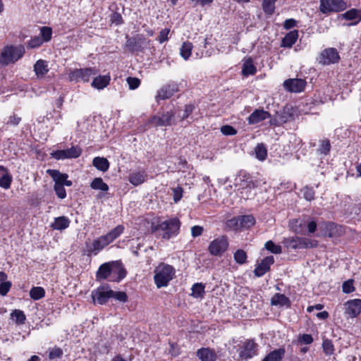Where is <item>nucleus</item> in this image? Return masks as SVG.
<instances>
[{"label": "nucleus", "mask_w": 361, "mask_h": 361, "mask_svg": "<svg viewBox=\"0 0 361 361\" xmlns=\"http://www.w3.org/2000/svg\"><path fill=\"white\" fill-rule=\"evenodd\" d=\"M174 276V268L169 264L161 263L154 269V283L158 288L167 286Z\"/></svg>", "instance_id": "f257e3e1"}, {"label": "nucleus", "mask_w": 361, "mask_h": 361, "mask_svg": "<svg viewBox=\"0 0 361 361\" xmlns=\"http://www.w3.org/2000/svg\"><path fill=\"white\" fill-rule=\"evenodd\" d=\"M25 52V47L21 44L18 46H6L1 51L0 63L3 66L14 63L23 57Z\"/></svg>", "instance_id": "f03ea898"}, {"label": "nucleus", "mask_w": 361, "mask_h": 361, "mask_svg": "<svg viewBox=\"0 0 361 361\" xmlns=\"http://www.w3.org/2000/svg\"><path fill=\"white\" fill-rule=\"evenodd\" d=\"M283 243L286 248L294 250L313 248L318 245V242L314 239L298 236L285 238Z\"/></svg>", "instance_id": "7ed1b4c3"}, {"label": "nucleus", "mask_w": 361, "mask_h": 361, "mask_svg": "<svg viewBox=\"0 0 361 361\" xmlns=\"http://www.w3.org/2000/svg\"><path fill=\"white\" fill-rule=\"evenodd\" d=\"M180 226V222L179 219L177 218H172L161 222L157 226L155 229H160L164 231L163 238L168 240L178 233Z\"/></svg>", "instance_id": "20e7f679"}, {"label": "nucleus", "mask_w": 361, "mask_h": 361, "mask_svg": "<svg viewBox=\"0 0 361 361\" xmlns=\"http://www.w3.org/2000/svg\"><path fill=\"white\" fill-rule=\"evenodd\" d=\"M125 47L130 52L142 51L149 46L150 40L142 35H137L133 37H126Z\"/></svg>", "instance_id": "39448f33"}, {"label": "nucleus", "mask_w": 361, "mask_h": 361, "mask_svg": "<svg viewBox=\"0 0 361 361\" xmlns=\"http://www.w3.org/2000/svg\"><path fill=\"white\" fill-rule=\"evenodd\" d=\"M175 114L173 111L162 113L161 115H154L148 120V124L152 127L170 126L175 124Z\"/></svg>", "instance_id": "423d86ee"}, {"label": "nucleus", "mask_w": 361, "mask_h": 361, "mask_svg": "<svg viewBox=\"0 0 361 361\" xmlns=\"http://www.w3.org/2000/svg\"><path fill=\"white\" fill-rule=\"evenodd\" d=\"M347 8V4L343 0H320L319 10L322 13L340 12Z\"/></svg>", "instance_id": "0eeeda50"}, {"label": "nucleus", "mask_w": 361, "mask_h": 361, "mask_svg": "<svg viewBox=\"0 0 361 361\" xmlns=\"http://www.w3.org/2000/svg\"><path fill=\"white\" fill-rule=\"evenodd\" d=\"M228 241L226 235H221L213 240L209 245L208 251L214 256L221 255L228 248Z\"/></svg>", "instance_id": "6e6552de"}, {"label": "nucleus", "mask_w": 361, "mask_h": 361, "mask_svg": "<svg viewBox=\"0 0 361 361\" xmlns=\"http://www.w3.org/2000/svg\"><path fill=\"white\" fill-rule=\"evenodd\" d=\"M97 71L95 68H77L70 71L68 79L70 81L78 82L82 80L84 82H88L92 75H96Z\"/></svg>", "instance_id": "1a4fd4ad"}, {"label": "nucleus", "mask_w": 361, "mask_h": 361, "mask_svg": "<svg viewBox=\"0 0 361 361\" xmlns=\"http://www.w3.org/2000/svg\"><path fill=\"white\" fill-rule=\"evenodd\" d=\"M112 290L109 286H102L92 292L91 296L94 304L104 305L111 298Z\"/></svg>", "instance_id": "9d476101"}, {"label": "nucleus", "mask_w": 361, "mask_h": 361, "mask_svg": "<svg viewBox=\"0 0 361 361\" xmlns=\"http://www.w3.org/2000/svg\"><path fill=\"white\" fill-rule=\"evenodd\" d=\"M82 154V149L76 145L72 146L66 149L56 150L51 153L52 157L56 159H75L79 157Z\"/></svg>", "instance_id": "9b49d317"}, {"label": "nucleus", "mask_w": 361, "mask_h": 361, "mask_svg": "<svg viewBox=\"0 0 361 361\" xmlns=\"http://www.w3.org/2000/svg\"><path fill=\"white\" fill-rule=\"evenodd\" d=\"M340 60L338 52L335 48H327L322 51L319 56V61L323 65L338 63Z\"/></svg>", "instance_id": "f8f14e48"}, {"label": "nucleus", "mask_w": 361, "mask_h": 361, "mask_svg": "<svg viewBox=\"0 0 361 361\" xmlns=\"http://www.w3.org/2000/svg\"><path fill=\"white\" fill-rule=\"evenodd\" d=\"M109 244H110V242L104 235L94 240L92 243H87L86 248L90 254L97 255Z\"/></svg>", "instance_id": "ddd939ff"}, {"label": "nucleus", "mask_w": 361, "mask_h": 361, "mask_svg": "<svg viewBox=\"0 0 361 361\" xmlns=\"http://www.w3.org/2000/svg\"><path fill=\"white\" fill-rule=\"evenodd\" d=\"M111 281H120L126 276L127 271L119 261L111 262Z\"/></svg>", "instance_id": "4468645a"}, {"label": "nucleus", "mask_w": 361, "mask_h": 361, "mask_svg": "<svg viewBox=\"0 0 361 361\" xmlns=\"http://www.w3.org/2000/svg\"><path fill=\"white\" fill-rule=\"evenodd\" d=\"M345 313L349 317H356L361 312V300L353 299L347 301L345 304Z\"/></svg>", "instance_id": "2eb2a0df"}, {"label": "nucleus", "mask_w": 361, "mask_h": 361, "mask_svg": "<svg viewBox=\"0 0 361 361\" xmlns=\"http://www.w3.org/2000/svg\"><path fill=\"white\" fill-rule=\"evenodd\" d=\"M47 173L52 178L55 182L54 185H62L70 187L73 183L71 180H68V174L62 173L58 170L48 169Z\"/></svg>", "instance_id": "dca6fc26"}, {"label": "nucleus", "mask_w": 361, "mask_h": 361, "mask_svg": "<svg viewBox=\"0 0 361 361\" xmlns=\"http://www.w3.org/2000/svg\"><path fill=\"white\" fill-rule=\"evenodd\" d=\"M306 85L305 80L302 79L294 78L288 79L284 81L283 86L289 92H300Z\"/></svg>", "instance_id": "f3484780"}, {"label": "nucleus", "mask_w": 361, "mask_h": 361, "mask_svg": "<svg viewBox=\"0 0 361 361\" xmlns=\"http://www.w3.org/2000/svg\"><path fill=\"white\" fill-rule=\"evenodd\" d=\"M274 259L272 256H268L264 258L254 270V274L257 277L264 275L270 269V266L274 264Z\"/></svg>", "instance_id": "a211bd4d"}, {"label": "nucleus", "mask_w": 361, "mask_h": 361, "mask_svg": "<svg viewBox=\"0 0 361 361\" xmlns=\"http://www.w3.org/2000/svg\"><path fill=\"white\" fill-rule=\"evenodd\" d=\"M257 344L252 340L247 341L240 352V357L243 360H247L257 354Z\"/></svg>", "instance_id": "6ab92c4d"}, {"label": "nucleus", "mask_w": 361, "mask_h": 361, "mask_svg": "<svg viewBox=\"0 0 361 361\" xmlns=\"http://www.w3.org/2000/svg\"><path fill=\"white\" fill-rule=\"evenodd\" d=\"M178 91V86L176 83H171L162 87L157 92V99H166L173 95Z\"/></svg>", "instance_id": "aec40b11"}, {"label": "nucleus", "mask_w": 361, "mask_h": 361, "mask_svg": "<svg viewBox=\"0 0 361 361\" xmlns=\"http://www.w3.org/2000/svg\"><path fill=\"white\" fill-rule=\"evenodd\" d=\"M271 116L270 114L263 109H256L248 117L249 124H256Z\"/></svg>", "instance_id": "412c9836"}, {"label": "nucleus", "mask_w": 361, "mask_h": 361, "mask_svg": "<svg viewBox=\"0 0 361 361\" xmlns=\"http://www.w3.org/2000/svg\"><path fill=\"white\" fill-rule=\"evenodd\" d=\"M196 354L201 361H216L217 358L214 350L209 348H202L197 351Z\"/></svg>", "instance_id": "4be33fe9"}, {"label": "nucleus", "mask_w": 361, "mask_h": 361, "mask_svg": "<svg viewBox=\"0 0 361 361\" xmlns=\"http://www.w3.org/2000/svg\"><path fill=\"white\" fill-rule=\"evenodd\" d=\"M237 185L242 188H255L257 187L255 183L251 179L249 174L245 172H240L236 178Z\"/></svg>", "instance_id": "5701e85b"}, {"label": "nucleus", "mask_w": 361, "mask_h": 361, "mask_svg": "<svg viewBox=\"0 0 361 361\" xmlns=\"http://www.w3.org/2000/svg\"><path fill=\"white\" fill-rule=\"evenodd\" d=\"M111 262L102 264L96 274L97 280H103L107 278L111 279Z\"/></svg>", "instance_id": "b1692460"}, {"label": "nucleus", "mask_w": 361, "mask_h": 361, "mask_svg": "<svg viewBox=\"0 0 361 361\" xmlns=\"http://www.w3.org/2000/svg\"><path fill=\"white\" fill-rule=\"evenodd\" d=\"M298 38V31L292 30L287 33L281 41V46L282 47L290 48L295 43Z\"/></svg>", "instance_id": "393cba45"}, {"label": "nucleus", "mask_w": 361, "mask_h": 361, "mask_svg": "<svg viewBox=\"0 0 361 361\" xmlns=\"http://www.w3.org/2000/svg\"><path fill=\"white\" fill-rule=\"evenodd\" d=\"M12 177L9 175L7 169L0 166V187L4 189H8L11 187Z\"/></svg>", "instance_id": "a878e982"}, {"label": "nucleus", "mask_w": 361, "mask_h": 361, "mask_svg": "<svg viewBox=\"0 0 361 361\" xmlns=\"http://www.w3.org/2000/svg\"><path fill=\"white\" fill-rule=\"evenodd\" d=\"M111 80V77L109 75H99L94 78L92 82V86L97 90H102L106 87Z\"/></svg>", "instance_id": "bb28decb"}, {"label": "nucleus", "mask_w": 361, "mask_h": 361, "mask_svg": "<svg viewBox=\"0 0 361 361\" xmlns=\"http://www.w3.org/2000/svg\"><path fill=\"white\" fill-rule=\"evenodd\" d=\"M286 350L283 348H280L269 353L262 361H281Z\"/></svg>", "instance_id": "cd10ccee"}, {"label": "nucleus", "mask_w": 361, "mask_h": 361, "mask_svg": "<svg viewBox=\"0 0 361 361\" xmlns=\"http://www.w3.org/2000/svg\"><path fill=\"white\" fill-rule=\"evenodd\" d=\"M34 71L38 78H42L49 71L47 61L38 60L34 66Z\"/></svg>", "instance_id": "c85d7f7f"}, {"label": "nucleus", "mask_w": 361, "mask_h": 361, "mask_svg": "<svg viewBox=\"0 0 361 361\" xmlns=\"http://www.w3.org/2000/svg\"><path fill=\"white\" fill-rule=\"evenodd\" d=\"M70 220L66 216H59L54 219V223L51 224V228L55 230H63L70 225Z\"/></svg>", "instance_id": "c756f323"}, {"label": "nucleus", "mask_w": 361, "mask_h": 361, "mask_svg": "<svg viewBox=\"0 0 361 361\" xmlns=\"http://www.w3.org/2000/svg\"><path fill=\"white\" fill-rule=\"evenodd\" d=\"M272 305L290 306V300L285 295L276 293L271 300Z\"/></svg>", "instance_id": "7c9ffc66"}, {"label": "nucleus", "mask_w": 361, "mask_h": 361, "mask_svg": "<svg viewBox=\"0 0 361 361\" xmlns=\"http://www.w3.org/2000/svg\"><path fill=\"white\" fill-rule=\"evenodd\" d=\"M92 165L98 170L105 172L109 168V162L104 157H95L92 161Z\"/></svg>", "instance_id": "2f4dec72"}, {"label": "nucleus", "mask_w": 361, "mask_h": 361, "mask_svg": "<svg viewBox=\"0 0 361 361\" xmlns=\"http://www.w3.org/2000/svg\"><path fill=\"white\" fill-rule=\"evenodd\" d=\"M7 275L0 271V295L4 296L7 294L11 287V283L10 281H6Z\"/></svg>", "instance_id": "473e14b6"}, {"label": "nucleus", "mask_w": 361, "mask_h": 361, "mask_svg": "<svg viewBox=\"0 0 361 361\" xmlns=\"http://www.w3.org/2000/svg\"><path fill=\"white\" fill-rule=\"evenodd\" d=\"M90 187L93 190L106 192L109 190L108 185L104 183L102 178H95L90 183Z\"/></svg>", "instance_id": "72a5a7b5"}, {"label": "nucleus", "mask_w": 361, "mask_h": 361, "mask_svg": "<svg viewBox=\"0 0 361 361\" xmlns=\"http://www.w3.org/2000/svg\"><path fill=\"white\" fill-rule=\"evenodd\" d=\"M242 73L244 75H255L256 73V68L253 65L252 60L249 58L243 63Z\"/></svg>", "instance_id": "f704fd0d"}, {"label": "nucleus", "mask_w": 361, "mask_h": 361, "mask_svg": "<svg viewBox=\"0 0 361 361\" xmlns=\"http://www.w3.org/2000/svg\"><path fill=\"white\" fill-rule=\"evenodd\" d=\"M240 216L241 229L249 228L255 225V219L252 215H244Z\"/></svg>", "instance_id": "c9c22d12"}, {"label": "nucleus", "mask_w": 361, "mask_h": 361, "mask_svg": "<svg viewBox=\"0 0 361 361\" xmlns=\"http://www.w3.org/2000/svg\"><path fill=\"white\" fill-rule=\"evenodd\" d=\"M193 46L190 42H185L183 43L180 49V54L185 60H188L192 54Z\"/></svg>", "instance_id": "e433bc0d"}, {"label": "nucleus", "mask_w": 361, "mask_h": 361, "mask_svg": "<svg viewBox=\"0 0 361 361\" xmlns=\"http://www.w3.org/2000/svg\"><path fill=\"white\" fill-rule=\"evenodd\" d=\"M191 295L196 298H202L204 295V285L202 283H195L192 288Z\"/></svg>", "instance_id": "4c0bfd02"}, {"label": "nucleus", "mask_w": 361, "mask_h": 361, "mask_svg": "<svg viewBox=\"0 0 361 361\" xmlns=\"http://www.w3.org/2000/svg\"><path fill=\"white\" fill-rule=\"evenodd\" d=\"M145 180L144 172L133 173L129 176V181L134 185H138L142 183Z\"/></svg>", "instance_id": "58836bf2"}, {"label": "nucleus", "mask_w": 361, "mask_h": 361, "mask_svg": "<svg viewBox=\"0 0 361 361\" xmlns=\"http://www.w3.org/2000/svg\"><path fill=\"white\" fill-rule=\"evenodd\" d=\"M11 317L18 324H23L26 319L24 312L19 310H13L11 314Z\"/></svg>", "instance_id": "ea45409f"}, {"label": "nucleus", "mask_w": 361, "mask_h": 361, "mask_svg": "<svg viewBox=\"0 0 361 361\" xmlns=\"http://www.w3.org/2000/svg\"><path fill=\"white\" fill-rule=\"evenodd\" d=\"M45 295L44 289L42 287L37 286L31 288L30 291V296L35 300L42 298Z\"/></svg>", "instance_id": "a19ab883"}, {"label": "nucleus", "mask_w": 361, "mask_h": 361, "mask_svg": "<svg viewBox=\"0 0 361 361\" xmlns=\"http://www.w3.org/2000/svg\"><path fill=\"white\" fill-rule=\"evenodd\" d=\"M124 228L123 226L119 225L114 228L111 231L106 234L107 239L109 240L110 243L113 242L114 240L117 238L123 232Z\"/></svg>", "instance_id": "79ce46f5"}, {"label": "nucleus", "mask_w": 361, "mask_h": 361, "mask_svg": "<svg viewBox=\"0 0 361 361\" xmlns=\"http://www.w3.org/2000/svg\"><path fill=\"white\" fill-rule=\"evenodd\" d=\"M257 158L260 161H264L267 156V150L264 144H258L255 147Z\"/></svg>", "instance_id": "37998d69"}, {"label": "nucleus", "mask_w": 361, "mask_h": 361, "mask_svg": "<svg viewBox=\"0 0 361 361\" xmlns=\"http://www.w3.org/2000/svg\"><path fill=\"white\" fill-rule=\"evenodd\" d=\"M262 8L267 15L271 16L274 13L275 10V2L271 0H264Z\"/></svg>", "instance_id": "c03bdc74"}, {"label": "nucleus", "mask_w": 361, "mask_h": 361, "mask_svg": "<svg viewBox=\"0 0 361 361\" xmlns=\"http://www.w3.org/2000/svg\"><path fill=\"white\" fill-rule=\"evenodd\" d=\"M331 149V144L330 141L327 139L322 140L320 141L319 147L318 148V152L321 154L326 155L329 153Z\"/></svg>", "instance_id": "a18cd8bd"}, {"label": "nucleus", "mask_w": 361, "mask_h": 361, "mask_svg": "<svg viewBox=\"0 0 361 361\" xmlns=\"http://www.w3.org/2000/svg\"><path fill=\"white\" fill-rule=\"evenodd\" d=\"M323 351L326 355H331L334 353V347L333 343L329 339H324L322 343Z\"/></svg>", "instance_id": "49530a36"}, {"label": "nucleus", "mask_w": 361, "mask_h": 361, "mask_svg": "<svg viewBox=\"0 0 361 361\" xmlns=\"http://www.w3.org/2000/svg\"><path fill=\"white\" fill-rule=\"evenodd\" d=\"M233 257H234L235 261L238 264H245L246 262L247 254H246V252L244 250H243L241 249L238 250L234 253V256Z\"/></svg>", "instance_id": "de8ad7c7"}, {"label": "nucleus", "mask_w": 361, "mask_h": 361, "mask_svg": "<svg viewBox=\"0 0 361 361\" xmlns=\"http://www.w3.org/2000/svg\"><path fill=\"white\" fill-rule=\"evenodd\" d=\"M264 247L267 250L270 251L271 252L274 254H280L282 252V248L280 245H276L273 241L269 240L267 241Z\"/></svg>", "instance_id": "09e8293b"}, {"label": "nucleus", "mask_w": 361, "mask_h": 361, "mask_svg": "<svg viewBox=\"0 0 361 361\" xmlns=\"http://www.w3.org/2000/svg\"><path fill=\"white\" fill-rule=\"evenodd\" d=\"M240 216L232 218L227 221L226 225L228 228L233 230H240Z\"/></svg>", "instance_id": "8fccbe9b"}, {"label": "nucleus", "mask_w": 361, "mask_h": 361, "mask_svg": "<svg viewBox=\"0 0 361 361\" xmlns=\"http://www.w3.org/2000/svg\"><path fill=\"white\" fill-rule=\"evenodd\" d=\"M40 33L42 37L43 42H48L51 38L52 30L49 27H42L40 29Z\"/></svg>", "instance_id": "3c124183"}, {"label": "nucleus", "mask_w": 361, "mask_h": 361, "mask_svg": "<svg viewBox=\"0 0 361 361\" xmlns=\"http://www.w3.org/2000/svg\"><path fill=\"white\" fill-rule=\"evenodd\" d=\"M43 39L42 37L37 36L32 38L27 44V46L30 49H35L40 47L43 44Z\"/></svg>", "instance_id": "603ef678"}, {"label": "nucleus", "mask_w": 361, "mask_h": 361, "mask_svg": "<svg viewBox=\"0 0 361 361\" xmlns=\"http://www.w3.org/2000/svg\"><path fill=\"white\" fill-rule=\"evenodd\" d=\"M111 298H114L116 300L122 302H126L128 300V295L125 292L123 291H118V292H114L112 290V293L111 294Z\"/></svg>", "instance_id": "864d4df0"}, {"label": "nucleus", "mask_w": 361, "mask_h": 361, "mask_svg": "<svg viewBox=\"0 0 361 361\" xmlns=\"http://www.w3.org/2000/svg\"><path fill=\"white\" fill-rule=\"evenodd\" d=\"M303 197L305 200L311 201L314 197V191L312 188L305 187L302 190Z\"/></svg>", "instance_id": "5fc2aeb1"}, {"label": "nucleus", "mask_w": 361, "mask_h": 361, "mask_svg": "<svg viewBox=\"0 0 361 361\" xmlns=\"http://www.w3.org/2000/svg\"><path fill=\"white\" fill-rule=\"evenodd\" d=\"M54 191L57 197L60 199H64L66 197V192L64 188V185H54Z\"/></svg>", "instance_id": "6e6d98bb"}, {"label": "nucleus", "mask_w": 361, "mask_h": 361, "mask_svg": "<svg viewBox=\"0 0 361 361\" xmlns=\"http://www.w3.org/2000/svg\"><path fill=\"white\" fill-rule=\"evenodd\" d=\"M126 80L130 90H135L140 85V80L137 78L128 77Z\"/></svg>", "instance_id": "4d7b16f0"}, {"label": "nucleus", "mask_w": 361, "mask_h": 361, "mask_svg": "<svg viewBox=\"0 0 361 361\" xmlns=\"http://www.w3.org/2000/svg\"><path fill=\"white\" fill-rule=\"evenodd\" d=\"M343 291L345 293H350L354 291L355 288L353 286V281L348 280L343 283L342 286Z\"/></svg>", "instance_id": "13d9d810"}, {"label": "nucleus", "mask_w": 361, "mask_h": 361, "mask_svg": "<svg viewBox=\"0 0 361 361\" xmlns=\"http://www.w3.org/2000/svg\"><path fill=\"white\" fill-rule=\"evenodd\" d=\"M221 132L225 135H233L237 133L236 130L228 125L222 126L221 128Z\"/></svg>", "instance_id": "bf43d9fd"}, {"label": "nucleus", "mask_w": 361, "mask_h": 361, "mask_svg": "<svg viewBox=\"0 0 361 361\" xmlns=\"http://www.w3.org/2000/svg\"><path fill=\"white\" fill-rule=\"evenodd\" d=\"M194 106L191 104L185 105L184 112L183 114L179 115V117L181 120H184L187 118L193 111Z\"/></svg>", "instance_id": "052dcab7"}, {"label": "nucleus", "mask_w": 361, "mask_h": 361, "mask_svg": "<svg viewBox=\"0 0 361 361\" xmlns=\"http://www.w3.org/2000/svg\"><path fill=\"white\" fill-rule=\"evenodd\" d=\"M111 21L117 25H121L123 23V18L120 13L114 12L111 16Z\"/></svg>", "instance_id": "680f3d73"}, {"label": "nucleus", "mask_w": 361, "mask_h": 361, "mask_svg": "<svg viewBox=\"0 0 361 361\" xmlns=\"http://www.w3.org/2000/svg\"><path fill=\"white\" fill-rule=\"evenodd\" d=\"M343 16L347 20H354L357 17V11L356 9H350L343 13Z\"/></svg>", "instance_id": "e2e57ef3"}, {"label": "nucleus", "mask_w": 361, "mask_h": 361, "mask_svg": "<svg viewBox=\"0 0 361 361\" xmlns=\"http://www.w3.org/2000/svg\"><path fill=\"white\" fill-rule=\"evenodd\" d=\"M170 32V30L169 28H165L164 30H162L160 32H159V35L158 37V40L160 43H163L166 41L168 40V35Z\"/></svg>", "instance_id": "0e129e2a"}, {"label": "nucleus", "mask_w": 361, "mask_h": 361, "mask_svg": "<svg viewBox=\"0 0 361 361\" xmlns=\"http://www.w3.org/2000/svg\"><path fill=\"white\" fill-rule=\"evenodd\" d=\"M204 228L200 226H194L191 228V235L193 238L201 235L203 233Z\"/></svg>", "instance_id": "69168bd1"}, {"label": "nucleus", "mask_w": 361, "mask_h": 361, "mask_svg": "<svg viewBox=\"0 0 361 361\" xmlns=\"http://www.w3.org/2000/svg\"><path fill=\"white\" fill-rule=\"evenodd\" d=\"M183 190L180 187H177L173 190V200L175 202H178L181 198Z\"/></svg>", "instance_id": "338daca9"}, {"label": "nucleus", "mask_w": 361, "mask_h": 361, "mask_svg": "<svg viewBox=\"0 0 361 361\" xmlns=\"http://www.w3.org/2000/svg\"><path fill=\"white\" fill-rule=\"evenodd\" d=\"M63 354L62 350L61 348H54L52 349L49 354V357L50 359H54L56 357H60Z\"/></svg>", "instance_id": "774afa93"}]
</instances>
